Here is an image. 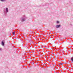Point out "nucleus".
<instances>
[{
	"label": "nucleus",
	"instance_id": "nucleus-1",
	"mask_svg": "<svg viewBox=\"0 0 73 73\" xmlns=\"http://www.w3.org/2000/svg\"><path fill=\"white\" fill-rule=\"evenodd\" d=\"M60 27V25H57L56 26V28H59Z\"/></svg>",
	"mask_w": 73,
	"mask_h": 73
},
{
	"label": "nucleus",
	"instance_id": "nucleus-2",
	"mask_svg": "<svg viewBox=\"0 0 73 73\" xmlns=\"http://www.w3.org/2000/svg\"><path fill=\"white\" fill-rule=\"evenodd\" d=\"M6 12H8V8H6Z\"/></svg>",
	"mask_w": 73,
	"mask_h": 73
},
{
	"label": "nucleus",
	"instance_id": "nucleus-3",
	"mask_svg": "<svg viewBox=\"0 0 73 73\" xmlns=\"http://www.w3.org/2000/svg\"><path fill=\"white\" fill-rule=\"evenodd\" d=\"M4 42L3 41L2 42V45H3V46H4Z\"/></svg>",
	"mask_w": 73,
	"mask_h": 73
},
{
	"label": "nucleus",
	"instance_id": "nucleus-4",
	"mask_svg": "<svg viewBox=\"0 0 73 73\" xmlns=\"http://www.w3.org/2000/svg\"><path fill=\"white\" fill-rule=\"evenodd\" d=\"M21 20H22V21H24L25 20V19H22Z\"/></svg>",
	"mask_w": 73,
	"mask_h": 73
},
{
	"label": "nucleus",
	"instance_id": "nucleus-5",
	"mask_svg": "<svg viewBox=\"0 0 73 73\" xmlns=\"http://www.w3.org/2000/svg\"><path fill=\"white\" fill-rule=\"evenodd\" d=\"M71 60L72 61V62H73V58H71Z\"/></svg>",
	"mask_w": 73,
	"mask_h": 73
},
{
	"label": "nucleus",
	"instance_id": "nucleus-6",
	"mask_svg": "<svg viewBox=\"0 0 73 73\" xmlns=\"http://www.w3.org/2000/svg\"><path fill=\"white\" fill-rule=\"evenodd\" d=\"M60 65H62V66H63V64H62V63H60Z\"/></svg>",
	"mask_w": 73,
	"mask_h": 73
},
{
	"label": "nucleus",
	"instance_id": "nucleus-7",
	"mask_svg": "<svg viewBox=\"0 0 73 73\" xmlns=\"http://www.w3.org/2000/svg\"><path fill=\"white\" fill-rule=\"evenodd\" d=\"M13 35H15V33L14 32H13Z\"/></svg>",
	"mask_w": 73,
	"mask_h": 73
},
{
	"label": "nucleus",
	"instance_id": "nucleus-8",
	"mask_svg": "<svg viewBox=\"0 0 73 73\" xmlns=\"http://www.w3.org/2000/svg\"><path fill=\"white\" fill-rule=\"evenodd\" d=\"M1 1H4V0H0Z\"/></svg>",
	"mask_w": 73,
	"mask_h": 73
},
{
	"label": "nucleus",
	"instance_id": "nucleus-9",
	"mask_svg": "<svg viewBox=\"0 0 73 73\" xmlns=\"http://www.w3.org/2000/svg\"><path fill=\"white\" fill-rule=\"evenodd\" d=\"M59 23V22L58 21H57V23Z\"/></svg>",
	"mask_w": 73,
	"mask_h": 73
},
{
	"label": "nucleus",
	"instance_id": "nucleus-10",
	"mask_svg": "<svg viewBox=\"0 0 73 73\" xmlns=\"http://www.w3.org/2000/svg\"><path fill=\"white\" fill-rule=\"evenodd\" d=\"M0 50H1V48H0Z\"/></svg>",
	"mask_w": 73,
	"mask_h": 73
}]
</instances>
